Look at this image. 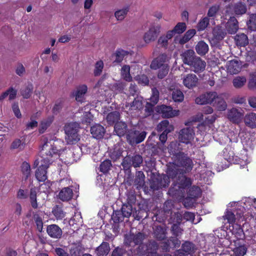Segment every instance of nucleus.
<instances>
[{"mask_svg": "<svg viewBox=\"0 0 256 256\" xmlns=\"http://www.w3.org/2000/svg\"><path fill=\"white\" fill-rule=\"evenodd\" d=\"M244 116V111L240 108H232L227 111L226 117L232 122L240 124Z\"/></svg>", "mask_w": 256, "mask_h": 256, "instance_id": "423d86ee", "label": "nucleus"}, {"mask_svg": "<svg viewBox=\"0 0 256 256\" xmlns=\"http://www.w3.org/2000/svg\"><path fill=\"white\" fill-rule=\"evenodd\" d=\"M22 172L26 180L30 174V166L26 162H22L21 166Z\"/></svg>", "mask_w": 256, "mask_h": 256, "instance_id": "09e8293b", "label": "nucleus"}, {"mask_svg": "<svg viewBox=\"0 0 256 256\" xmlns=\"http://www.w3.org/2000/svg\"><path fill=\"white\" fill-rule=\"evenodd\" d=\"M142 99V96H137L132 102L126 103L124 109L130 112H132L134 110H141L143 107Z\"/></svg>", "mask_w": 256, "mask_h": 256, "instance_id": "4468645a", "label": "nucleus"}, {"mask_svg": "<svg viewBox=\"0 0 256 256\" xmlns=\"http://www.w3.org/2000/svg\"><path fill=\"white\" fill-rule=\"evenodd\" d=\"M196 50L198 54L204 55L208 52V46L204 41H200L196 46Z\"/></svg>", "mask_w": 256, "mask_h": 256, "instance_id": "2f4dec72", "label": "nucleus"}, {"mask_svg": "<svg viewBox=\"0 0 256 256\" xmlns=\"http://www.w3.org/2000/svg\"><path fill=\"white\" fill-rule=\"evenodd\" d=\"M36 192L37 190L36 188H32L30 190V204L34 208H37L38 207L36 200Z\"/></svg>", "mask_w": 256, "mask_h": 256, "instance_id": "ea45409f", "label": "nucleus"}, {"mask_svg": "<svg viewBox=\"0 0 256 256\" xmlns=\"http://www.w3.org/2000/svg\"><path fill=\"white\" fill-rule=\"evenodd\" d=\"M46 232L48 236L54 238H61L62 232L61 228L56 224H50L47 226Z\"/></svg>", "mask_w": 256, "mask_h": 256, "instance_id": "a211bd4d", "label": "nucleus"}, {"mask_svg": "<svg viewBox=\"0 0 256 256\" xmlns=\"http://www.w3.org/2000/svg\"><path fill=\"white\" fill-rule=\"evenodd\" d=\"M246 78L244 76H236L232 80L234 88H242L246 83Z\"/></svg>", "mask_w": 256, "mask_h": 256, "instance_id": "79ce46f5", "label": "nucleus"}, {"mask_svg": "<svg viewBox=\"0 0 256 256\" xmlns=\"http://www.w3.org/2000/svg\"><path fill=\"white\" fill-rule=\"evenodd\" d=\"M144 239V235L142 233H130L126 236L124 242L130 246H134L141 244Z\"/></svg>", "mask_w": 256, "mask_h": 256, "instance_id": "f8f14e48", "label": "nucleus"}, {"mask_svg": "<svg viewBox=\"0 0 256 256\" xmlns=\"http://www.w3.org/2000/svg\"><path fill=\"white\" fill-rule=\"evenodd\" d=\"M136 80L140 84L143 86H146L149 82L148 78L144 74L138 76L136 77Z\"/></svg>", "mask_w": 256, "mask_h": 256, "instance_id": "338daca9", "label": "nucleus"}, {"mask_svg": "<svg viewBox=\"0 0 256 256\" xmlns=\"http://www.w3.org/2000/svg\"><path fill=\"white\" fill-rule=\"evenodd\" d=\"M172 98L174 102H181L184 100V95L180 90H176L173 91Z\"/></svg>", "mask_w": 256, "mask_h": 256, "instance_id": "603ef678", "label": "nucleus"}, {"mask_svg": "<svg viewBox=\"0 0 256 256\" xmlns=\"http://www.w3.org/2000/svg\"><path fill=\"white\" fill-rule=\"evenodd\" d=\"M219 9L220 6L218 5L211 6L208 10V16L210 18L215 16Z\"/></svg>", "mask_w": 256, "mask_h": 256, "instance_id": "69168bd1", "label": "nucleus"}, {"mask_svg": "<svg viewBox=\"0 0 256 256\" xmlns=\"http://www.w3.org/2000/svg\"><path fill=\"white\" fill-rule=\"evenodd\" d=\"M158 69V76L159 78L162 79L168 74L169 71V66L168 65H164L160 67Z\"/></svg>", "mask_w": 256, "mask_h": 256, "instance_id": "5fc2aeb1", "label": "nucleus"}, {"mask_svg": "<svg viewBox=\"0 0 256 256\" xmlns=\"http://www.w3.org/2000/svg\"><path fill=\"white\" fill-rule=\"evenodd\" d=\"M167 174L164 176L161 181L160 186L166 187L170 182V178H173L179 174L174 186L179 189L189 188L192 184L191 180L186 178L183 173L190 172L193 168V162L192 159L186 156L184 153L179 152L176 158L172 162H170L168 166Z\"/></svg>", "mask_w": 256, "mask_h": 256, "instance_id": "f257e3e1", "label": "nucleus"}, {"mask_svg": "<svg viewBox=\"0 0 256 256\" xmlns=\"http://www.w3.org/2000/svg\"><path fill=\"white\" fill-rule=\"evenodd\" d=\"M79 129L80 125L76 122L70 123L65 126L66 140L68 144H74L80 140Z\"/></svg>", "mask_w": 256, "mask_h": 256, "instance_id": "20e7f679", "label": "nucleus"}, {"mask_svg": "<svg viewBox=\"0 0 256 256\" xmlns=\"http://www.w3.org/2000/svg\"><path fill=\"white\" fill-rule=\"evenodd\" d=\"M186 28V24L184 22H178L174 26L173 30H170V31H172L173 35L175 34H182L184 32Z\"/></svg>", "mask_w": 256, "mask_h": 256, "instance_id": "de8ad7c7", "label": "nucleus"}, {"mask_svg": "<svg viewBox=\"0 0 256 256\" xmlns=\"http://www.w3.org/2000/svg\"><path fill=\"white\" fill-rule=\"evenodd\" d=\"M146 134L145 132H140L131 130L127 135V140L131 145H134L142 142L146 136Z\"/></svg>", "mask_w": 256, "mask_h": 256, "instance_id": "1a4fd4ad", "label": "nucleus"}, {"mask_svg": "<svg viewBox=\"0 0 256 256\" xmlns=\"http://www.w3.org/2000/svg\"><path fill=\"white\" fill-rule=\"evenodd\" d=\"M242 208H244L242 206H236L235 208L232 210L228 208L222 216L223 220H226L228 223L232 225L234 224L236 220L238 222H239L244 219L248 218V217L246 214H243Z\"/></svg>", "mask_w": 256, "mask_h": 256, "instance_id": "7ed1b4c3", "label": "nucleus"}, {"mask_svg": "<svg viewBox=\"0 0 256 256\" xmlns=\"http://www.w3.org/2000/svg\"><path fill=\"white\" fill-rule=\"evenodd\" d=\"M142 162V157L140 155L136 154L132 156L125 157L122 164L124 169L128 170L132 166L134 168L139 167Z\"/></svg>", "mask_w": 256, "mask_h": 256, "instance_id": "6e6552de", "label": "nucleus"}, {"mask_svg": "<svg viewBox=\"0 0 256 256\" xmlns=\"http://www.w3.org/2000/svg\"><path fill=\"white\" fill-rule=\"evenodd\" d=\"M126 131L127 126L124 122H120L115 124L114 132L118 136L120 137L124 136Z\"/></svg>", "mask_w": 256, "mask_h": 256, "instance_id": "cd10ccee", "label": "nucleus"}, {"mask_svg": "<svg viewBox=\"0 0 256 256\" xmlns=\"http://www.w3.org/2000/svg\"><path fill=\"white\" fill-rule=\"evenodd\" d=\"M128 54V51L122 49L118 50L114 54L116 56V60L114 62L118 63L122 62L124 58Z\"/></svg>", "mask_w": 256, "mask_h": 256, "instance_id": "c03bdc74", "label": "nucleus"}, {"mask_svg": "<svg viewBox=\"0 0 256 256\" xmlns=\"http://www.w3.org/2000/svg\"><path fill=\"white\" fill-rule=\"evenodd\" d=\"M44 142L40 151V158H37L35 160L34 166V167H37L40 164V161H44V159L48 160V163H50V158L54 154L58 153V150L52 144V140H48L46 138L43 140Z\"/></svg>", "mask_w": 256, "mask_h": 256, "instance_id": "f03ea898", "label": "nucleus"}, {"mask_svg": "<svg viewBox=\"0 0 256 256\" xmlns=\"http://www.w3.org/2000/svg\"><path fill=\"white\" fill-rule=\"evenodd\" d=\"M244 122L247 126L256 128V113L251 112L247 114L244 117Z\"/></svg>", "mask_w": 256, "mask_h": 256, "instance_id": "4be33fe9", "label": "nucleus"}, {"mask_svg": "<svg viewBox=\"0 0 256 256\" xmlns=\"http://www.w3.org/2000/svg\"><path fill=\"white\" fill-rule=\"evenodd\" d=\"M161 26L159 24H152L143 36L145 42L148 44L156 40L160 32Z\"/></svg>", "mask_w": 256, "mask_h": 256, "instance_id": "39448f33", "label": "nucleus"}, {"mask_svg": "<svg viewBox=\"0 0 256 256\" xmlns=\"http://www.w3.org/2000/svg\"><path fill=\"white\" fill-rule=\"evenodd\" d=\"M232 228L230 231L232 234L234 235L235 237L238 239H242L244 236V232L240 224H234L232 226Z\"/></svg>", "mask_w": 256, "mask_h": 256, "instance_id": "72a5a7b5", "label": "nucleus"}, {"mask_svg": "<svg viewBox=\"0 0 256 256\" xmlns=\"http://www.w3.org/2000/svg\"><path fill=\"white\" fill-rule=\"evenodd\" d=\"M52 212L56 220H62L66 215L62 207L56 206L52 208Z\"/></svg>", "mask_w": 256, "mask_h": 256, "instance_id": "4c0bfd02", "label": "nucleus"}, {"mask_svg": "<svg viewBox=\"0 0 256 256\" xmlns=\"http://www.w3.org/2000/svg\"><path fill=\"white\" fill-rule=\"evenodd\" d=\"M228 33L232 34L236 33L238 28V22L234 17H230L226 23V26Z\"/></svg>", "mask_w": 256, "mask_h": 256, "instance_id": "5701e85b", "label": "nucleus"}, {"mask_svg": "<svg viewBox=\"0 0 256 256\" xmlns=\"http://www.w3.org/2000/svg\"><path fill=\"white\" fill-rule=\"evenodd\" d=\"M34 218L38 230L42 232L43 228V222L42 218L38 214H34Z\"/></svg>", "mask_w": 256, "mask_h": 256, "instance_id": "052dcab7", "label": "nucleus"}, {"mask_svg": "<svg viewBox=\"0 0 256 256\" xmlns=\"http://www.w3.org/2000/svg\"><path fill=\"white\" fill-rule=\"evenodd\" d=\"M124 216L122 210L116 211L112 215V219L114 222H119L124 220Z\"/></svg>", "mask_w": 256, "mask_h": 256, "instance_id": "4d7b16f0", "label": "nucleus"}, {"mask_svg": "<svg viewBox=\"0 0 256 256\" xmlns=\"http://www.w3.org/2000/svg\"><path fill=\"white\" fill-rule=\"evenodd\" d=\"M129 10L128 7H124L122 9L116 10L114 12V16L118 20L122 21L126 16Z\"/></svg>", "mask_w": 256, "mask_h": 256, "instance_id": "58836bf2", "label": "nucleus"}, {"mask_svg": "<svg viewBox=\"0 0 256 256\" xmlns=\"http://www.w3.org/2000/svg\"><path fill=\"white\" fill-rule=\"evenodd\" d=\"M110 250V246L108 243L103 242L97 248L96 252L98 256H106Z\"/></svg>", "mask_w": 256, "mask_h": 256, "instance_id": "c756f323", "label": "nucleus"}, {"mask_svg": "<svg viewBox=\"0 0 256 256\" xmlns=\"http://www.w3.org/2000/svg\"><path fill=\"white\" fill-rule=\"evenodd\" d=\"M111 166L112 163L110 160H105L100 165V171L103 173H106L109 171Z\"/></svg>", "mask_w": 256, "mask_h": 256, "instance_id": "8fccbe9b", "label": "nucleus"}, {"mask_svg": "<svg viewBox=\"0 0 256 256\" xmlns=\"http://www.w3.org/2000/svg\"><path fill=\"white\" fill-rule=\"evenodd\" d=\"M198 80L196 74H188L182 78V83L187 88H192L197 86Z\"/></svg>", "mask_w": 256, "mask_h": 256, "instance_id": "f3484780", "label": "nucleus"}, {"mask_svg": "<svg viewBox=\"0 0 256 256\" xmlns=\"http://www.w3.org/2000/svg\"><path fill=\"white\" fill-rule=\"evenodd\" d=\"M33 91V86L32 84H28L26 87L20 90V94L24 98H28Z\"/></svg>", "mask_w": 256, "mask_h": 256, "instance_id": "37998d69", "label": "nucleus"}, {"mask_svg": "<svg viewBox=\"0 0 256 256\" xmlns=\"http://www.w3.org/2000/svg\"><path fill=\"white\" fill-rule=\"evenodd\" d=\"M213 106H216L218 110H224L227 107V104L221 95H218L216 100H214Z\"/></svg>", "mask_w": 256, "mask_h": 256, "instance_id": "473e14b6", "label": "nucleus"}, {"mask_svg": "<svg viewBox=\"0 0 256 256\" xmlns=\"http://www.w3.org/2000/svg\"><path fill=\"white\" fill-rule=\"evenodd\" d=\"M144 178L145 176L143 172L140 171L138 172L134 180L135 184L137 186V188H138L144 186Z\"/></svg>", "mask_w": 256, "mask_h": 256, "instance_id": "49530a36", "label": "nucleus"}, {"mask_svg": "<svg viewBox=\"0 0 256 256\" xmlns=\"http://www.w3.org/2000/svg\"><path fill=\"white\" fill-rule=\"evenodd\" d=\"M232 10L236 15L243 14L246 12V6L241 2L237 3L232 6Z\"/></svg>", "mask_w": 256, "mask_h": 256, "instance_id": "f704fd0d", "label": "nucleus"}, {"mask_svg": "<svg viewBox=\"0 0 256 256\" xmlns=\"http://www.w3.org/2000/svg\"><path fill=\"white\" fill-rule=\"evenodd\" d=\"M183 62L185 64L190 65L194 61V52L193 50H188L185 51L182 54Z\"/></svg>", "mask_w": 256, "mask_h": 256, "instance_id": "b1692460", "label": "nucleus"}, {"mask_svg": "<svg viewBox=\"0 0 256 256\" xmlns=\"http://www.w3.org/2000/svg\"><path fill=\"white\" fill-rule=\"evenodd\" d=\"M156 112L162 114L164 118H170L178 116L180 114V110H173L172 107L166 105L158 106L156 108Z\"/></svg>", "mask_w": 256, "mask_h": 256, "instance_id": "9b49d317", "label": "nucleus"}, {"mask_svg": "<svg viewBox=\"0 0 256 256\" xmlns=\"http://www.w3.org/2000/svg\"><path fill=\"white\" fill-rule=\"evenodd\" d=\"M72 256H80V246L77 244H72L70 249Z\"/></svg>", "mask_w": 256, "mask_h": 256, "instance_id": "0e129e2a", "label": "nucleus"}, {"mask_svg": "<svg viewBox=\"0 0 256 256\" xmlns=\"http://www.w3.org/2000/svg\"><path fill=\"white\" fill-rule=\"evenodd\" d=\"M180 222L181 219L180 218L178 221V224H174L172 227V230L174 234L176 236H180L182 232V230L179 226Z\"/></svg>", "mask_w": 256, "mask_h": 256, "instance_id": "e2e57ef3", "label": "nucleus"}, {"mask_svg": "<svg viewBox=\"0 0 256 256\" xmlns=\"http://www.w3.org/2000/svg\"><path fill=\"white\" fill-rule=\"evenodd\" d=\"M194 244L190 242H186L182 246V251L184 252L186 254H190L194 252Z\"/></svg>", "mask_w": 256, "mask_h": 256, "instance_id": "3c124183", "label": "nucleus"}, {"mask_svg": "<svg viewBox=\"0 0 256 256\" xmlns=\"http://www.w3.org/2000/svg\"><path fill=\"white\" fill-rule=\"evenodd\" d=\"M54 117L52 116H48L46 118L43 120L40 123V126L39 132L42 134L48 128L54 121Z\"/></svg>", "mask_w": 256, "mask_h": 256, "instance_id": "7c9ffc66", "label": "nucleus"}, {"mask_svg": "<svg viewBox=\"0 0 256 256\" xmlns=\"http://www.w3.org/2000/svg\"><path fill=\"white\" fill-rule=\"evenodd\" d=\"M73 195V190L70 187H64L59 192L57 198L63 202H68L72 200Z\"/></svg>", "mask_w": 256, "mask_h": 256, "instance_id": "dca6fc26", "label": "nucleus"}, {"mask_svg": "<svg viewBox=\"0 0 256 256\" xmlns=\"http://www.w3.org/2000/svg\"><path fill=\"white\" fill-rule=\"evenodd\" d=\"M194 128L190 126L182 129L179 132L178 139L182 143L191 144L194 138Z\"/></svg>", "mask_w": 256, "mask_h": 256, "instance_id": "0eeeda50", "label": "nucleus"}, {"mask_svg": "<svg viewBox=\"0 0 256 256\" xmlns=\"http://www.w3.org/2000/svg\"><path fill=\"white\" fill-rule=\"evenodd\" d=\"M242 68V62L238 59L230 60L226 63L227 71L231 74H236Z\"/></svg>", "mask_w": 256, "mask_h": 256, "instance_id": "2eb2a0df", "label": "nucleus"}, {"mask_svg": "<svg viewBox=\"0 0 256 256\" xmlns=\"http://www.w3.org/2000/svg\"><path fill=\"white\" fill-rule=\"evenodd\" d=\"M122 150H120L119 148H114V150H113L112 152L110 154L111 158L112 159L114 160H117L122 156Z\"/></svg>", "mask_w": 256, "mask_h": 256, "instance_id": "774afa93", "label": "nucleus"}, {"mask_svg": "<svg viewBox=\"0 0 256 256\" xmlns=\"http://www.w3.org/2000/svg\"><path fill=\"white\" fill-rule=\"evenodd\" d=\"M248 27L252 30H256V14H252L250 16V20L247 23Z\"/></svg>", "mask_w": 256, "mask_h": 256, "instance_id": "680f3d73", "label": "nucleus"}, {"mask_svg": "<svg viewBox=\"0 0 256 256\" xmlns=\"http://www.w3.org/2000/svg\"><path fill=\"white\" fill-rule=\"evenodd\" d=\"M170 59V57L166 54H162L152 61L150 68L154 70H157L164 65H168L166 62L169 61Z\"/></svg>", "mask_w": 256, "mask_h": 256, "instance_id": "ddd939ff", "label": "nucleus"}, {"mask_svg": "<svg viewBox=\"0 0 256 256\" xmlns=\"http://www.w3.org/2000/svg\"><path fill=\"white\" fill-rule=\"evenodd\" d=\"M173 36L172 31L168 30L166 34L161 36L159 38L158 42L162 46L166 48L168 46V40H170Z\"/></svg>", "mask_w": 256, "mask_h": 256, "instance_id": "393cba45", "label": "nucleus"}, {"mask_svg": "<svg viewBox=\"0 0 256 256\" xmlns=\"http://www.w3.org/2000/svg\"><path fill=\"white\" fill-rule=\"evenodd\" d=\"M40 165L36 172V177L39 182H44L48 178L47 169L50 166L48 160L44 159V161H40Z\"/></svg>", "mask_w": 256, "mask_h": 256, "instance_id": "9d476101", "label": "nucleus"}, {"mask_svg": "<svg viewBox=\"0 0 256 256\" xmlns=\"http://www.w3.org/2000/svg\"><path fill=\"white\" fill-rule=\"evenodd\" d=\"M210 18L207 17H204L202 18L198 24L197 29L198 31L204 30L208 26Z\"/></svg>", "mask_w": 256, "mask_h": 256, "instance_id": "a18cd8bd", "label": "nucleus"}, {"mask_svg": "<svg viewBox=\"0 0 256 256\" xmlns=\"http://www.w3.org/2000/svg\"><path fill=\"white\" fill-rule=\"evenodd\" d=\"M121 210L124 218H129L132 214L133 216H136V209L134 210L132 206L129 204H123Z\"/></svg>", "mask_w": 256, "mask_h": 256, "instance_id": "a878e982", "label": "nucleus"}, {"mask_svg": "<svg viewBox=\"0 0 256 256\" xmlns=\"http://www.w3.org/2000/svg\"><path fill=\"white\" fill-rule=\"evenodd\" d=\"M180 144L178 142H172L168 146V150L170 154L174 156V160L176 158V156L179 152H181L180 150L181 148L180 147Z\"/></svg>", "mask_w": 256, "mask_h": 256, "instance_id": "bb28decb", "label": "nucleus"}, {"mask_svg": "<svg viewBox=\"0 0 256 256\" xmlns=\"http://www.w3.org/2000/svg\"><path fill=\"white\" fill-rule=\"evenodd\" d=\"M235 40L238 46H244L248 44L247 36L244 34H237L235 37Z\"/></svg>", "mask_w": 256, "mask_h": 256, "instance_id": "c9c22d12", "label": "nucleus"}, {"mask_svg": "<svg viewBox=\"0 0 256 256\" xmlns=\"http://www.w3.org/2000/svg\"><path fill=\"white\" fill-rule=\"evenodd\" d=\"M174 130V126L169 124L168 120H164L161 122L157 126V130L158 131L163 132H170Z\"/></svg>", "mask_w": 256, "mask_h": 256, "instance_id": "c85d7f7f", "label": "nucleus"}, {"mask_svg": "<svg viewBox=\"0 0 256 256\" xmlns=\"http://www.w3.org/2000/svg\"><path fill=\"white\" fill-rule=\"evenodd\" d=\"M246 250L244 246H240L234 249V252L236 256H243L246 254Z\"/></svg>", "mask_w": 256, "mask_h": 256, "instance_id": "13d9d810", "label": "nucleus"}, {"mask_svg": "<svg viewBox=\"0 0 256 256\" xmlns=\"http://www.w3.org/2000/svg\"><path fill=\"white\" fill-rule=\"evenodd\" d=\"M204 94L207 104L214 103L218 96L217 93L214 92H206Z\"/></svg>", "mask_w": 256, "mask_h": 256, "instance_id": "864d4df0", "label": "nucleus"}, {"mask_svg": "<svg viewBox=\"0 0 256 256\" xmlns=\"http://www.w3.org/2000/svg\"><path fill=\"white\" fill-rule=\"evenodd\" d=\"M248 88L253 90H256V74H252L248 82Z\"/></svg>", "mask_w": 256, "mask_h": 256, "instance_id": "6e6d98bb", "label": "nucleus"}, {"mask_svg": "<svg viewBox=\"0 0 256 256\" xmlns=\"http://www.w3.org/2000/svg\"><path fill=\"white\" fill-rule=\"evenodd\" d=\"M90 132L93 138L100 139L103 137L105 130L102 126L97 124L91 127Z\"/></svg>", "mask_w": 256, "mask_h": 256, "instance_id": "412c9836", "label": "nucleus"}, {"mask_svg": "<svg viewBox=\"0 0 256 256\" xmlns=\"http://www.w3.org/2000/svg\"><path fill=\"white\" fill-rule=\"evenodd\" d=\"M206 65L204 61L200 58H196L190 66H191L194 72L198 73L203 71L205 69Z\"/></svg>", "mask_w": 256, "mask_h": 256, "instance_id": "aec40b11", "label": "nucleus"}, {"mask_svg": "<svg viewBox=\"0 0 256 256\" xmlns=\"http://www.w3.org/2000/svg\"><path fill=\"white\" fill-rule=\"evenodd\" d=\"M120 119V113L118 112H114L109 113L106 117V120L109 124H112L116 122Z\"/></svg>", "mask_w": 256, "mask_h": 256, "instance_id": "a19ab883", "label": "nucleus"}, {"mask_svg": "<svg viewBox=\"0 0 256 256\" xmlns=\"http://www.w3.org/2000/svg\"><path fill=\"white\" fill-rule=\"evenodd\" d=\"M130 66L128 65H124L121 69L122 77L127 82H130L132 77L130 74Z\"/></svg>", "mask_w": 256, "mask_h": 256, "instance_id": "e433bc0d", "label": "nucleus"}, {"mask_svg": "<svg viewBox=\"0 0 256 256\" xmlns=\"http://www.w3.org/2000/svg\"><path fill=\"white\" fill-rule=\"evenodd\" d=\"M104 68V62L102 60L98 61L96 64L94 70V76H100Z\"/></svg>", "mask_w": 256, "mask_h": 256, "instance_id": "bf43d9fd", "label": "nucleus"}, {"mask_svg": "<svg viewBox=\"0 0 256 256\" xmlns=\"http://www.w3.org/2000/svg\"><path fill=\"white\" fill-rule=\"evenodd\" d=\"M158 98H159V92L158 90L156 88H153L152 89V95L150 98V100L152 103V104H150L148 102H147L146 106V111L148 112L147 114L149 115L150 114V113L152 112V106L150 108H149V106H153L154 104H156L158 100Z\"/></svg>", "mask_w": 256, "mask_h": 256, "instance_id": "6ab92c4d", "label": "nucleus"}]
</instances>
